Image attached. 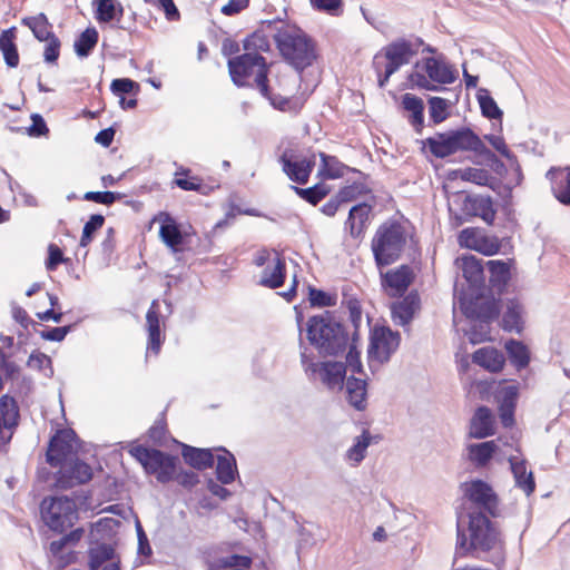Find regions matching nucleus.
<instances>
[{
    "label": "nucleus",
    "mask_w": 570,
    "mask_h": 570,
    "mask_svg": "<svg viewBox=\"0 0 570 570\" xmlns=\"http://www.w3.org/2000/svg\"><path fill=\"white\" fill-rule=\"evenodd\" d=\"M161 216L164 220L159 229L160 238L168 247L176 250L183 243L181 232L168 214H161Z\"/></svg>",
    "instance_id": "37"
},
{
    "label": "nucleus",
    "mask_w": 570,
    "mask_h": 570,
    "mask_svg": "<svg viewBox=\"0 0 570 570\" xmlns=\"http://www.w3.org/2000/svg\"><path fill=\"white\" fill-rule=\"evenodd\" d=\"M79 442L72 430H61L50 440L47 461L51 466H61L77 458Z\"/></svg>",
    "instance_id": "14"
},
{
    "label": "nucleus",
    "mask_w": 570,
    "mask_h": 570,
    "mask_svg": "<svg viewBox=\"0 0 570 570\" xmlns=\"http://www.w3.org/2000/svg\"><path fill=\"white\" fill-rule=\"evenodd\" d=\"M45 42H47L43 51L45 61L48 63H53L59 58L61 42L57 36L49 38Z\"/></svg>",
    "instance_id": "57"
},
{
    "label": "nucleus",
    "mask_w": 570,
    "mask_h": 570,
    "mask_svg": "<svg viewBox=\"0 0 570 570\" xmlns=\"http://www.w3.org/2000/svg\"><path fill=\"white\" fill-rule=\"evenodd\" d=\"M22 23L30 28L36 39L39 41H46L49 38L56 36L51 31V23L48 21V18L45 13H39L32 17H26L22 19Z\"/></svg>",
    "instance_id": "36"
},
{
    "label": "nucleus",
    "mask_w": 570,
    "mask_h": 570,
    "mask_svg": "<svg viewBox=\"0 0 570 570\" xmlns=\"http://www.w3.org/2000/svg\"><path fill=\"white\" fill-rule=\"evenodd\" d=\"M306 336L322 355H337L345 351L348 343L344 327L328 312L308 318Z\"/></svg>",
    "instance_id": "2"
},
{
    "label": "nucleus",
    "mask_w": 570,
    "mask_h": 570,
    "mask_svg": "<svg viewBox=\"0 0 570 570\" xmlns=\"http://www.w3.org/2000/svg\"><path fill=\"white\" fill-rule=\"evenodd\" d=\"M97 3V20L109 22L114 19H120L124 13L122 6L117 0H95Z\"/></svg>",
    "instance_id": "40"
},
{
    "label": "nucleus",
    "mask_w": 570,
    "mask_h": 570,
    "mask_svg": "<svg viewBox=\"0 0 570 570\" xmlns=\"http://www.w3.org/2000/svg\"><path fill=\"white\" fill-rule=\"evenodd\" d=\"M115 550L111 546L102 543L89 550V568L98 570L105 562L112 561Z\"/></svg>",
    "instance_id": "45"
},
{
    "label": "nucleus",
    "mask_w": 570,
    "mask_h": 570,
    "mask_svg": "<svg viewBox=\"0 0 570 570\" xmlns=\"http://www.w3.org/2000/svg\"><path fill=\"white\" fill-rule=\"evenodd\" d=\"M225 454L217 456L216 474L217 479L228 484L234 481L236 474V463L234 456L225 451Z\"/></svg>",
    "instance_id": "41"
},
{
    "label": "nucleus",
    "mask_w": 570,
    "mask_h": 570,
    "mask_svg": "<svg viewBox=\"0 0 570 570\" xmlns=\"http://www.w3.org/2000/svg\"><path fill=\"white\" fill-rule=\"evenodd\" d=\"M263 96L266 97L269 100V102L272 104V106L278 110H282V111L293 110L292 101L288 99V97L284 96V95L275 94L272 89L268 88L267 95H263Z\"/></svg>",
    "instance_id": "60"
},
{
    "label": "nucleus",
    "mask_w": 570,
    "mask_h": 570,
    "mask_svg": "<svg viewBox=\"0 0 570 570\" xmlns=\"http://www.w3.org/2000/svg\"><path fill=\"white\" fill-rule=\"evenodd\" d=\"M554 197L563 205H570V166L551 168L547 173Z\"/></svg>",
    "instance_id": "22"
},
{
    "label": "nucleus",
    "mask_w": 570,
    "mask_h": 570,
    "mask_svg": "<svg viewBox=\"0 0 570 570\" xmlns=\"http://www.w3.org/2000/svg\"><path fill=\"white\" fill-rule=\"evenodd\" d=\"M470 543L468 546L464 534L458 533L456 551L465 553L470 549L491 550L497 544L499 537L490 520L482 513H471L469 521Z\"/></svg>",
    "instance_id": "11"
},
{
    "label": "nucleus",
    "mask_w": 570,
    "mask_h": 570,
    "mask_svg": "<svg viewBox=\"0 0 570 570\" xmlns=\"http://www.w3.org/2000/svg\"><path fill=\"white\" fill-rule=\"evenodd\" d=\"M501 248V243L497 236H490L482 233L479 239L476 252L491 256L497 254Z\"/></svg>",
    "instance_id": "54"
},
{
    "label": "nucleus",
    "mask_w": 570,
    "mask_h": 570,
    "mask_svg": "<svg viewBox=\"0 0 570 570\" xmlns=\"http://www.w3.org/2000/svg\"><path fill=\"white\" fill-rule=\"evenodd\" d=\"M450 176L452 178H460L461 180L470 181L480 186H489L492 180V176L487 169L473 167L453 170Z\"/></svg>",
    "instance_id": "39"
},
{
    "label": "nucleus",
    "mask_w": 570,
    "mask_h": 570,
    "mask_svg": "<svg viewBox=\"0 0 570 570\" xmlns=\"http://www.w3.org/2000/svg\"><path fill=\"white\" fill-rule=\"evenodd\" d=\"M423 145L428 147L431 154L436 158H445L458 151H473L487 157L489 160L493 161L497 167H503V163H501L495 155L487 148L479 136L469 128L436 132L434 136L426 138Z\"/></svg>",
    "instance_id": "1"
},
{
    "label": "nucleus",
    "mask_w": 570,
    "mask_h": 570,
    "mask_svg": "<svg viewBox=\"0 0 570 570\" xmlns=\"http://www.w3.org/2000/svg\"><path fill=\"white\" fill-rule=\"evenodd\" d=\"M83 534L85 530L82 528L73 529L68 534H65L60 539L50 543V553L58 558L62 563H68L69 559H65L62 551L67 548H73L82 539Z\"/></svg>",
    "instance_id": "31"
},
{
    "label": "nucleus",
    "mask_w": 570,
    "mask_h": 570,
    "mask_svg": "<svg viewBox=\"0 0 570 570\" xmlns=\"http://www.w3.org/2000/svg\"><path fill=\"white\" fill-rule=\"evenodd\" d=\"M415 274L411 266L401 265L386 273L381 272V284L389 296H400L406 292L414 281Z\"/></svg>",
    "instance_id": "16"
},
{
    "label": "nucleus",
    "mask_w": 570,
    "mask_h": 570,
    "mask_svg": "<svg viewBox=\"0 0 570 570\" xmlns=\"http://www.w3.org/2000/svg\"><path fill=\"white\" fill-rule=\"evenodd\" d=\"M487 266L490 272V283L493 286L503 287L510 279V265L503 261H489Z\"/></svg>",
    "instance_id": "43"
},
{
    "label": "nucleus",
    "mask_w": 570,
    "mask_h": 570,
    "mask_svg": "<svg viewBox=\"0 0 570 570\" xmlns=\"http://www.w3.org/2000/svg\"><path fill=\"white\" fill-rule=\"evenodd\" d=\"M462 213L470 217H480L492 224L495 217L493 200L490 196L468 195L462 204Z\"/></svg>",
    "instance_id": "20"
},
{
    "label": "nucleus",
    "mask_w": 570,
    "mask_h": 570,
    "mask_svg": "<svg viewBox=\"0 0 570 570\" xmlns=\"http://www.w3.org/2000/svg\"><path fill=\"white\" fill-rule=\"evenodd\" d=\"M371 209L372 207L366 203L357 204L350 209L345 226L350 229V234L353 237H358L363 233L368 220Z\"/></svg>",
    "instance_id": "28"
},
{
    "label": "nucleus",
    "mask_w": 570,
    "mask_h": 570,
    "mask_svg": "<svg viewBox=\"0 0 570 570\" xmlns=\"http://www.w3.org/2000/svg\"><path fill=\"white\" fill-rule=\"evenodd\" d=\"M498 449L495 441H487L468 446L469 459L478 466H484Z\"/></svg>",
    "instance_id": "38"
},
{
    "label": "nucleus",
    "mask_w": 570,
    "mask_h": 570,
    "mask_svg": "<svg viewBox=\"0 0 570 570\" xmlns=\"http://www.w3.org/2000/svg\"><path fill=\"white\" fill-rule=\"evenodd\" d=\"M309 302L313 306L320 307L335 305V298L332 295L315 288L309 289Z\"/></svg>",
    "instance_id": "59"
},
{
    "label": "nucleus",
    "mask_w": 570,
    "mask_h": 570,
    "mask_svg": "<svg viewBox=\"0 0 570 570\" xmlns=\"http://www.w3.org/2000/svg\"><path fill=\"white\" fill-rule=\"evenodd\" d=\"M372 436L367 430L355 438L354 444L346 451L345 460L352 466H357L365 458Z\"/></svg>",
    "instance_id": "35"
},
{
    "label": "nucleus",
    "mask_w": 570,
    "mask_h": 570,
    "mask_svg": "<svg viewBox=\"0 0 570 570\" xmlns=\"http://www.w3.org/2000/svg\"><path fill=\"white\" fill-rule=\"evenodd\" d=\"M14 39L16 28L13 27L2 31L0 35V50L3 55L6 63L11 68H14L19 65V55Z\"/></svg>",
    "instance_id": "34"
},
{
    "label": "nucleus",
    "mask_w": 570,
    "mask_h": 570,
    "mask_svg": "<svg viewBox=\"0 0 570 570\" xmlns=\"http://www.w3.org/2000/svg\"><path fill=\"white\" fill-rule=\"evenodd\" d=\"M454 80V71L442 57H428L416 61L409 75L412 88L430 91H438L439 85H449Z\"/></svg>",
    "instance_id": "5"
},
{
    "label": "nucleus",
    "mask_w": 570,
    "mask_h": 570,
    "mask_svg": "<svg viewBox=\"0 0 570 570\" xmlns=\"http://www.w3.org/2000/svg\"><path fill=\"white\" fill-rule=\"evenodd\" d=\"M509 462L517 487L527 495H530L535 489L532 472H529L527 470L525 462L523 460H519L517 456H510Z\"/></svg>",
    "instance_id": "27"
},
{
    "label": "nucleus",
    "mask_w": 570,
    "mask_h": 570,
    "mask_svg": "<svg viewBox=\"0 0 570 570\" xmlns=\"http://www.w3.org/2000/svg\"><path fill=\"white\" fill-rule=\"evenodd\" d=\"M218 564L225 570H247L252 564V560L246 556L232 554L220 558Z\"/></svg>",
    "instance_id": "50"
},
{
    "label": "nucleus",
    "mask_w": 570,
    "mask_h": 570,
    "mask_svg": "<svg viewBox=\"0 0 570 570\" xmlns=\"http://www.w3.org/2000/svg\"><path fill=\"white\" fill-rule=\"evenodd\" d=\"M420 311L421 299L416 292H411L402 299L391 304V316L394 324L403 327L409 326Z\"/></svg>",
    "instance_id": "18"
},
{
    "label": "nucleus",
    "mask_w": 570,
    "mask_h": 570,
    "mask_svg": "<svg viewBox=\"0 0 570 570\" xmlns=\"http://www.w3.org/2000/svg\"><path fill=\"white\" fill-rule=\"evenodd\" d=\"M181 454L186 463L197 470H205L214 464V455L208 449L185 445Z\"/></svg>",
    "instance_id": "30"
},
{
    "label": "nucleus",
    "mask_w": 570,
    "mask_h": 570,
    "mask_svg": "<svg viewBox=\"0 0 570 570\" xmlns=\"http://www.w3.org/2000/svg\"><path fill=\"white\" fill-rule=\"evenodd\" d=\"M342 304L347 308L351 322L357 327L362 321L361 303L354 297H345Z\"/></svg>",
    "instance_id": "58"
},
{
    "label": "nucleus",
    "mask_w": 570,
    "mask_h": 570,
    "mask_svg": "<svg viewBox=\"0 0 570 570\" xmlns=\"http://www.w3.org/2000/svg\"><path fill=\"white\" fill-rule=\"evenodd\" d=\"M463 277L471 284L476 285L482 281L483 268L480 261L473 255H463L456 259Z\"/></svg>",
    "instance_id": "32"
},
{
    "label": "nucleus",
    "mask_w": 570,
    "mask_h": 570,
    "mask_svg": "<svg viewBox=\"0 0 570 570\" xmlns=\"http://www.w3.org/2000/svg\"><path fill=\"white\" fill-rule=\"evenodd\" d=\"M40 509L45 524L58 533L73 527L79 518L76 501L67 495L46 498Z\"/></svg>",
    "instance_id": "8"
},
{
    "label": "nucleus",
    "mask_w": 570,
    "mask_h": 570,
    "mask_svg": "<svg viewBox=\"0 0 570 570\" xmlns=\"http://www.w3.org/2000/svg\"><path fill=\"white\" fill-rule=\"evenodd\" d=\"M302 364L307 377L320 382L328 391H342L346 377V365L337 361L314 362L302 353Z\"/></svg>",
    "instance_id": "12"
},
{
    "label": "nucleus",
    "mask_w": 570,
    "mask_h": 570,
    "mask_svg": "<svg viewBox=\"0 0 570 570\" xmlns=\"http://www.w3.org/2000/svg\"><path fill=\"white\" fill-rule=\"evenodd\" d=\"M430 116L435 124H440L446 119L448 104L445 99L440 97H432L429 100Z\"/></svg>",
    "instance_id": "53"
},
{
    "label": "nucleus",
    "mask_w": 570,
    "mask_h": 570,
    "mask_svg": "<svg viewBox=\"0 0 570 570\" xmlns=\"http://www.w3.org/2000/svg\"><path fill=\"white\" fill-rule=\"evenodd\" d=\"M284 173L292 181L304 185L308 181L309 175L315 166V156L297 157L285 151L281 157Z\"/></svg>",
    "instance_id": "17"
},
{
    "label": "nucleus",
    "mask_w": 570,
    "mask_h": 570,
    "mask_svg": "<svg viewBox=\"0 0 570 570\" xmlns=\"http://www.w3.org/2000/svg\"><path fill=\"white\" fill-rule=\"evenodd\" d=\"M519 389L515 384H509L503 386L499 392L501 404L505 406H514L518 399Z\"/></svg>",
    "instance_id": "61"
},
{
    "label": "nucleus",
    "mask_w": 570,
    "mask_h": 570,
    "mask_svg": "<svg viewBox=\"0 0 570 570\" xmlns=\"http://www.w3.org/2000/svg\"><path fill=\"white\" fill-rule=\"evenodd\" d=\"M228 70L232 80L237 86H245L249 78L254 81L262 95H267V65L258 53L245 52L238 57L228 60Z\"/></svg>",
    "instance_id": "7"
},
{
    "label": "nucleus",
    "mask_w": 570,
    "mask_h": 570,
    "mask_svg": "<svg viewBox=\"0 0 570 570\" xmlns=\"http://www.w3.org/2000/svg\"><path fill=\"white\" fill-rule=\"evenodd\" d=\"M485 139L491 144V146L499 151L503 157L508 158L509 160H515V157L511 154L509 150L503 137L495 136V135H489L485 136Z\"/></svg>",
    "instance_id": "63"
},
{
    "label": "nucleus",
    "mask_w": 570,
    "mask_h": 570,
    "mask_svg": "<svg viewBox=\"0 0 570 570\" xmlns=\"http://www.w3.org/2000/svg\"><path fill=\"white\" fill-rule=\"evenodd\" d=\"M83 198L89 202L111 205L118 198V195L112 191H87Z\"/></svg>",
    "instance_id": "62"
},
{
    "label": "nucleus",
    "mask_w": 570,
    "mask_h": 570,
    "mask_svg": "<svg viewBox=\"0 0 570 570\" xmlns=\"http://www.w3.org/2000/svg\"><path fill=\"white\" fill-rule=\"evenodd\" d=\"M423 41L421 39L405 40L399 39L387 45L383 55L374 57V68L379 76V86L383 88L390 77L402 66L407 65L419 52Z\"/></svg>",
    "instance_id": "4"
},
{
    "label": "nucleus",
    "mask_w": 570,
    "mask_h": 570,
    "mask_svg": "<svg viewBox=\"0 0 570 570\" xmlns=\"http://www.w3.org/2000/svg\"><path fill=\"white\" fill-rule=\"evenodd\" d=\"M459 307L468 318L480 321V333L471 332L470 341L475 344L488 340V322L499 314L497 302L485 296L469 298L462 295L459 297Z\"/></svg>",
    "instance_id": "9"
},
{
    "label": "nucleus",
    "mask_w": 570,
    "mask_h": 570,
    "mask_svg": "<svg viewBox=\"0 0 570 570\" xmlns=\"http://www.w3.org/2000/svg\"><path fill=\"white\" fill-rule=\"evenodd\" d=\"M465 495L490 514L494 515L498 507V499L492 488L482 480H474L465 484Z\"/></svg>",
    "instance_id": "19"
},
{
    "label": "nucleus",
    "mask_w": 570,
    "mask_h": 570,
    "mask_svg": "<svg viewBox=\"0 0 570 570\" xmlns=\"http://www.w3.org/2000/svg\"><path fill=\"white\" fill-rule=\"evenodd\" d=\"M146 325L148 331V351L158 354L161 347L163 338L160 332V318L158 311V302L153 301L147 315H146Z\"/></svg>",
    "instance_id": "24"
},
{
    "label": "nucleus",
    "mask_w": 570,
    "mask_h": 570,
    "mask_svg": "<svg viewBox=\"0 0 570 570\" xmlns=\"http://www.w3.org/2000/svg\"><path fill=\"white\" fill-rule=\"evenodd\" d=\"M472 361L490 372H498L503 367L504 356L493 347H482L473 353Z\"/></svg>",
    "instance_id": "29"
},
{
    "label": "nucleus",
    "mask_w": 570,
    "mask_h": 570,
    "mask_svg": "<svg viewBox=\"0 0 570 570\" xmlns=\"http://www.w3.org/2000/svg\"><path fill=\"white\" fill-rule=\"evenodd\" d=\"M481 236V230L476 228H465L459 234L458 240L460 246L476 250Z\"/></svg>",
    "instance_id": "56"
},
{
    "label": "nucleus",
    "mask_w": 570,
    "mask_h": 570,
    "mask_svg": "<svg viewBox=\"0 0 570 570\" xmlns=\"http://www.w3.org/2000/svg\"><path fill=\"white\" fill-rule=\"evenodd\" d=\"M505 350L509 354L511 362L518 367L522 368L529 364L530 355L528 347L514 340H510L505 343Z\"/></svg>",
    "instance_id": "44"
},
{
    "label": "nucleus",
    "mask_w": 570,
    "mask_h": 570,
    "mask_svg": "<svg viewBox=\"0 0 570 570\" xmlns=\"http://www.w3.org/2000/svg\"><path fill=\"white\" fill-rule=\"evenodd\" d=\"M284 278L285 259L282 255H274V262L264 268L259 284L268 288H277L284 284Z\"/></svg>",
    "instance_id": "26"
},
{
    "label": "nucleus",
    "mask_w": 570,
    "mask_h": 570,
    "mask_svg": "<svg viewBox=\"0 0 570 570\" xmlns=\"http://www.w3.org/2000/svg\"><path fill=\"white\" fill-rule=\"evenodd\" d=\"M322 160L318 169V176L325 179L340 178L344 174V166L334 156H328L324 153H320Z\"/></svg>",
    "instance_id": "42"
},
{
    "label": "nucleus",
    "mask_w": 570,
    "mask_h": 570,
    "mask_svg": "<svg viewBox=\"0 0 570 570\" xmlns=\"http://www.w3.org/2000/svg\"><path fill=\"white\" fill-rule=\"evenodd\" d=\"M98 41V32L95 28H88L76 39L75 51L79 57H87Z\"/></svg>",
    "instance_id": "46"
},
{
    "label": "nucleus",
    "mask_w": 570,
    "mask_h": 570,
    "mask_svg": "<svg viewBox=\"0 0 570 570\" xmlns=\"http://www.w3.org/2000/svg\"><path fill=\"white\" fill-rule=\"evenodd\" d=\"M57 473V485L62 489H70L91 480L92 469L89 464L77 458L59 466Z\"/></svg>",
    "instance_id": "15"
},
{
    "label": "nucleus",
    "mask_w": 570,
    "mask_h": 570,
    "mask_svg": "<svg viewBox=\"0 0 570 570\" xmlns=\"http://www.w3.org/2000/svg\"><path fill=\"white\" fill-rule=\"evenodd\" d=\"M138 85L128 78L115 79L111 82L110 89L115 95L129 94Z\"/></svg>",
    "instance_id": "64"
},
{
    "label": "nucleus",
    "mask_w": 570,
    "mask_h": 570,
    "mask_svg": "<svg viewBox=\"0 0 570 570\" xmlns=\"http://www.w3.org/2000/svg\"><path fill=\"white\" fill-rule=\"evenodd\" d=\"M503 328L505 331H515L520 333L523 328V306L515 299H511L507 304V309L502 318Z\"/></svg>",
    "instance_id": "33"
},
{
    "label": "nucleus",
    "mask_w": 570,
    "mask_h": 570,
    "mask_svg": "<svg viewBox=\"0 0 570 570\" xmlns=\"http://www.w3.org/2000/svg\"><path fill=\"white\" fill-rule=\"evenodd\" d=\"M129 453L144 466L148 474H154L157 481L167 483L174 480L178 462L176 456L142 445L132 446Z\"/></svg>",
    "instance_id": "10"
},
{
    "label": "nucleus",
    "mask_w": 570,
    "mask_h": 570,
    "mask_svg": "<svg viewBox=\"0 0 570 570\" xmlns=\"http://www.w3.org/2000/svg\"><path fill=\"white\" fill-rule=\"evenodd\" d=\"M246 52L258 53L269 50V41L263 32H254L244 40Z\"/></svg>",
    "instance_id": "48"
},
{
    "label": "nucleus",
    "mask_w": 570,
    "mask_h": 570,
    "mask_svg": "<svg viewBox=\"0 0 570 570\" xmlns=\"http://www.w3.org/2000/svg\"><path fill=\"white\" fill-rule=\"evenodd\" d=\"M19 407L13 397L3 395L0 399V444H6L11 439V433L4 436V431H10L18 425Z\"/></svg>",
    "instance_id": "21"
},
{
    "label": "nucleus",
    "mask_w": 570,
    "mask_h": 570,
    "mask_svg": "<svg viewBox=\"0 0 570 570\" xmlns=\"http://www.w3.org/2000/svg\"><path fill=\"white\" fill-rule=\"evenodd\" d=\"M478 101L482 110L483 116L490 119H500L503 115L501 109L498 107L494 99L489 95V91L484 88L478 91Z\"/></svg>",
    "instance_id": "47"
},
{
    "label": "nucleus",
    "mask_w": 570,
    "mask_h": 570,
    "mask_svg": "<svg viewBox=\"0 0 570 570\" xmlns=\"http://www.w3.org/2000/svg\"><path fill=\"white\" fill-rule=\"evenodd\" d=\"M295 193L301 196V198L307 200L308 203L315 205L317 204L322 198H324L328 189L324 185H315L309 188H299V187H292Z\"/></svg>",
    "instance_id": "49"
},
{
    "label": "nucleus",
    "mask_w": 570,
    "mask_h": 570,
    "mask_svg": "<svg viewBox=\"0 0 570 570\" xmlns=\"http://www.w3.org/2000/svg\"><path fill=\"white\" fill-rule=\"evenodd\" d=\"M400 334L389 327H375L371 335L367 356L368 365L372 371L377 370L383 363L387 362L391 355L400 345Z\"/></svg>",
    "instance_id": "13"
},
{
    "label": "nucleus",
    "mask_w": 570,
    "mask_h": 570,
    "mask_svg": "<svg viewBox=\"0 0 570 570\" xmlns=\"http://www.w3.org/2000/svg\"><path fill=\"white\" fill-rule=\"evenodd\" d=\"M104 223L105 217L102 215H92L83 226L80 245L86 247L91 242L94 233L101 228Z\"/></svg>",
    "instance_id": "51"
},
{
    "label": "nucleus",
    "mask_w": 570,
    "mask_h": 570,
    "mask_svg": "<svg viewBox=\"0 0 570 570\" xmlns=\"http://www.w3.org/2000/svg\"><path fill=\"white\" fill-rule=\"evenodd\" d=\"M365 193H367V188L364 184L354 183L343 187L336 195L338 196V200H341L343 204H346L357 199Z\"/></svg>",
    "instance_id": "52"
},
{
    "label": "nucleus",
    "mask_w": 570,
    "mask_h": 570,
    "mask_svg": "<svg viewBox=\"0 0 570 570\" xmlns=\"http://www.w3.org/2000/svg\"><path fill=\"white\" fill-rule=\"evenodd\" d=\"M346 400L357 411L366 409V381L350 376L345 383Z\"/></svg>",
    "instance_id": "25"
},
{
    "label": "nucleus",
    "mask_w": 570,
    "mask_h": 570,
    "mask_svg": "<svg viewBox=\"0 0 570 570\" xmlns=\"http://www.w3.org/2000/svg\"><path fill=\"white\" fill-rule=\"evenodd\" d=\"M494 433V417L491 411L485 406H480L470 424V436L474 439H484Z\"/></svg>",
    "instance_id": "23"
},
{
    "label": "nucleus",
    "mask_w": 570,
    "mask_h": 570,
    "mask_svg": "<svg viewBox=\"0 0 570 570\" xmlns=\"http://www.w3.org/2000/svg\"><path fill=\"white\" fill-rule=\"evenodd\" d=\"M407 234L402 224L386 222L375 232L372 239V252L379 267L387 266L396 262L406 245Z\"/></svg>",
    "instance_id": "3"
},
{
    "label": "nucleus",
    "mask_w": 570,
    "mask_h": 570,
    "mask_svg": "<svg viewBox=\"0 0 570 570\" xmlns=\"http://www.w3.org/2000/svg\"><path fill=\"white\" fill-rule=\"evenodd\" d=\"M275 41L285 60L297 70H303L315 59L314 46L301 29L284 28L276 33Z\"/></svg>",
    "instance_id": "6"
},
{
    "label": "nucleus",
    "mask_w": 570,
    "mask_h": 570,
    "mask_svg": "<svg viewBox=\"0 0 570 570\" xmlns=\"http://www.w3.org/2000/svg\"><path fill=\"white\" fill-rule=\"evenodd\" d=\"M312 7L331 16H340L343 12V0H309Z\"/></svg>",
    "instance_id": "55"
}]
</instances>
